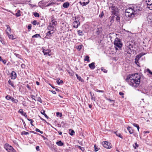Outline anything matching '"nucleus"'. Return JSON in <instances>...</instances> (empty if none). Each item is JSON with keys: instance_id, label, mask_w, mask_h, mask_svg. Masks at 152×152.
Segmentation results:
<instances>
[{"instance_id": "f257e3e1", "label": "nucleus", "mask_w": 152, "mask_h": 152, "mask_svg": "<svg viewBox=\"0 0 152 152\" xmlns=\"http://www.w3.org/2000/svg\"><path fill=\"white\" fill-rule=\"evenodd\" d=\"M141 76L138 73L129 74L126 78V81L131 86L137 87L140 85Z\"/></svg>"}, {"instance_id": "f03ea898", "label": "nucleus", "mask_w": 152, "mask_h": 152, "mask_svg": "<svg viewBox=\"0 0 152 152\" xmlns=\"http://www.w3.org/2000/svg\"><path fill=\"white\" fill-rule=\"evenodd\" d=\"M125 15L126 16L129 17H133L136 14L132 9V7H129L126 10Z\"/></svg>"}, {"instance_id": "7ed1b4c3", "label": "nucleus", "mask_w": 152, "mask_h": 152, "mask_svg": "<svg viewBox=\"0 0 152 152\" xmlns=\"http://www.w3.org/2000/svg\"><path fill=\"white\" fill-rule=\"evenodd\" d=\"M114 45L116 50H118V48L121 49L122 48L123 44L120 39L116 38L114 42Z\"/></svg>"}, {"instance_id": "20e7f679", "label": "nucleus", "mask_w": 152, "mask_h": 152, "mask_svg": "<svg viewBox=\"0 0 152 152\" xmlns=\"http://www.w3.org/2000/svg\"><path fill=\"white\" fill-rule=\"evenodd\" d=\"M110 10L113 14L117 15L118 12V10L117 7L113 5L112 6L110 7Z\"/></svg>"}, {"instance_id": "39448f33", "label": "nucleus", "mask_w": 152, "mask_h": 152, "mask_svg": "<svg viewBox=\"0 0 152 152\" xmlns=\"http://www.w3.org/2000/svg\"><path fill=\"white\" fill-rule=\"evenodd\" d=\"M4 148L8 152H15V150L12 147L8 144L6 143L5 144Z\"/></svg>"}, {"instance_id": "423d86ee", "label": "nucleus", "mask_w": 152, "mask_h": 152, "mask_svg": "<svg viewBox=\"0 0 152 152\" xmlns=\"http://www.w3.org/2000/svg\"><path fill=\"white\" fill-rule=\"evenodd\" d=\"M48 2V1L45 0H42L39 2V5L42 8L46 7L47 4Z\"/></svg>"}, {"instance_id": "0eeeda50", "label": "nucleus", "mask_w": 152, "mask_h": 152, "mask_svg": "<svg viewBox=\"0 0 152 152\" xmlns=\"http://www.w3.org/2000/svg\"><path fill=\"white\" fill-rule=\"evenodd\" d=\"M102 145L104 148H107L110 149L112 147L111 144L108 142H102Z\"/></svg>"}, {"instance_id": "6e6552de", "label": "nucleus", "mask_w": 152, "mask_h": 152, "mask_svg": "<svg viewBox=\"0 0 152 152\" xmlns=\"http://www.w3.org/2000/svg\"><path fill=\"white\" fill-rule=\"evenodd\" d=\"M132 7L134 12L135 13V14H137L138 13V12L139 11L141 10H142V8L140 7L139 6L135 5Z\"/></svg>"}, {"instance_id": "1a4fd4ad", "label": "nucleus", "mask_w": 152, "mask_h": 152, "mask_svg": "<svg viewBox=\"0 0 152 152\" xmlns=\"http://www.w3.org/2000/svg\"><path fill=\"white\" fill-rule=\"evenodd\" d=\"M42 52L45 55L50 56L51 55V51L50 49H43Z\"/></svg>"}, {"instance_id": "9d476101", "label": "nucleus", "mask_w": 152, "mask_h": 152, "mask_svg": "<svg viewBox=\"0 0 152 152\" xmlns=\"http://www.w3.org/2000/svg\"><path fill=\"white\" fill-rule=\"evenodd\" d=\"M129 48H131L132 49H133L134 48L135 45L132 41L128 42L126 45Z\"/></svg>"}, {"instance_id": "9b49d317", "label": "nucleus", "mask_w": 152, "mask_h": 152, "mask_svg": "<svg viewBox=\"0 0 152 152\" xmlns=\"http://www.w3.org/2000/svg\"><path fill=\"white\" fill-rule=\"evenodd\" d=\"M146 3L149 7H148L150 10H152V0H146Z\"/></svg>"}, {"instance_id": "f8f14e48", "label": "nucleus", "mask_w": 152, "mask_h": 152, "mask_svg": "<svg viewBox=\"0 0 152 152\" xmlns=\"http://www.w3.org/2000/svg\"><path fill=\"white\" fill-rule=\"evenodd\" d=\"M80 25V22L79 20H75L73 23V26L74 28H77Z\"/></svg>"}, {"instance_id": "ddd939ff", "label": "nucleus", "mask_w": 152, "mask_h": 152, "mask_svg": "<svg viewBox=\"0 0 152 152\" xmlns=\"http://www.w3.org/2000/svg\"><path fill=\"white\" fill-rule=\"evenodd\" d=\"M147 20L148 22L151 25H152V14H150L147 17Z\"/></svg>"}, {"instance_id": "4468645a", "label": "nucleus", "mask_w": 152, "mask_h": 152, "mask_svg": "<svg viewBox=\"0 0 152 152\" xmlns=\"http://www.w3.org/2000/svg\"><path fill=\"white\" fill-rule=\"evenodd\" d=\"M47 29L49 31H53L55 29V27L54 26H52L51 24H50L47 27Z\"/></svg>"}, {"instance_id": "2eb2a0df", "label": "nucleus", "mask_w": 152, "mask_h": 152, "mask_svg": "<svg viewBox=\"0 0 152 152\" xmlns=\"http://www.w3.org/2000/svg\"><path fill=\"white\" fill-rule=\"evenodd\" d=\"M16 77V74L14 71H12L11 73V78L12 79H15Z\"/></svg>"}, {"instance_id": "dca6fc26", "label": "nucleus", "mask_w": 152, "mask_h": 152, "mask_svg": "<svg viewBox=\"0 0 152 152\" xmlns=\"http://www.w3.org/2000/svg\"><path fill=\"white\" fill-rule=\"evenodd\" d=\"M88 66L91 69H94L95 68V63L94 62H92L91 64H89Z\"/></svg>"}, {"instance_id": "f3484780", "label": "nucleus", "mask_w": 152, "mask_h": 152, "mask_svg": "<svg viewBox=\"0 0 152 152\" xmlns=\"http://www.w3.org/2000/svg\"><path fill=\"white\" fill-rule=\"evenodd\" d=\"M125 51L127 53L130 54L132 52V49L131 48H128V47L126 46Z\"/></svg>"}, {"instance_id": "a211bd4d", "label": "nucleus", "mask_w": 152, "mask_h": 152, "mask_svg": "<svg viewBox=\"0 0 152 152\" xmlns=\"http://www.w3.org/2000/svg\"><path fill=\"white\" fill-rule=\"evenodd\" d=\"M6 26L7 27V28L6 30V34H9L11 33V29L9 25H6Z\"/></svg>"}, {"instance_id": "6ab92c4d", "label": "nucleus", "mask_w": 152, "mask_h": 152, "mask_svg": "<svg viewBox=\"0 0 152 152\" xmlns=\"http://www.w3.org/2000/svg\"><path fill=\"white\" fill-rule=\"evenodd\" d=\"M50 24H51L52 26H54V27L56 25L57 22L54 19H53L52 20Z\"/></svg>"}, {"instance_id": "aec40b11", "label": "nucleus", "mask_w": 152, "mask_h": 152, "mask_svg": "<svg viewBox=\"0 0 152 152\" xmlns=\"http://www.w3.org/2000/svg\"><path fill=\"white\" fill-rule=\"evenodd\" d=\"M69 6V3L68 2H65L63 4V7L65 8H68Z\"/></svg>"}, {"instance_id": "412c9836", "label": "nucleus", "mask_w": 152, "mask_h": 152, "mask_svg": "<svg viewBox=\"0 0 152 152\" xmlns=\"http://www.w3.org/2000/svg\"><path fill=\"white\" fill-rule=\"evenodd\" d=\"M89 2V0H88V1L86 2H82L81 1H80L79 2V3L82 6H85L88 4Z\"/></svg>"}, {"instance_id": "4be33fe9", "label": "nucleus", "mask_w": 152, "mask_h": 152, "mask_svg": "<svg viewBox=\"0 0 152 152\" xmlns=\"http://www.w3.org/2000/svg\"><path fill=\"white\" fill-rule=\"evenodd\" d=\"M56 144L58 146H61L64 145V143L62 142L61 140H59L56 143Z\"/></svg>"}, {"instance_id": "5701e85b", "label": "nucleus", "mask_w": 152, "mask_h": 152, "mask_svg": "<svg viewBox=\"0 0 152 152\" xmlns=\"http://www.w3.org/2000/svg\"><path fill=\"white\" fill-rule=\"evenodd\" d=\"M9 39H15L16 38L15 37V36L12 34H10V33L8 34H7Z\"/></svg>"}, {"instance_id": "b1692460", "label": "nucleus", "mask_w": 152, "mask_h": 152, "mask_svg": "<svg viewBox=\"0 0 152 152\" xmlns=\"http://www.w3.org/2000/svg\"><path fill=\"white\" fill-rule=\"evenodd\" d=\"M76 76L77 77V79L78 80H79V81H80L81 82H83L84 81V80L80 76H79L77 74H76Z\"/></svg>"}, {"instance_id": "393cba45", "label": "nucleus", "mask_w": 152, "mask_h": 152, "mask_svg": "<svg viewBox=\"0 0 152 152\" xmlns=\"http://www.w3.org/2000/svg\"><path fill=\"white\" fill-rule=\"evenodd\" d=\"M75 147L79 148V149H80L83 152L85 150V149L84 148L81 147L79 145H76L75 146Z\"/></svg>"}, {"instance_id": "a878e982", "label": "nucleus", "mask_w": 152, "mask_h": 152, "mask_svg": "<svg viewBox=\"0 0 152 152\" xmlns=\"http://www.w3.org/2000/svg\"><path fill=\"white\" fill-rule=\"evenodd\" d=\"M53 31H49L47 33L46 36L49 37H50L51 36V34H53Z\"/></svg>"}, {"instance_id": "bb28decb", "label": "nucleus", "mask_w": 152, "mask_h": 152, "mask_svg": "<svg viewBox=\"0 0 152 152\" xmlns=\"http://www.w3.org/2000/svg\"><path fill=\"white\" fill-rule=\"evenodd\" d=\"M127 130L130 134H132L134 132V130L132 129L131 127L129 126L128 127Z\"/></svg>"}, {"instance_id": "cd10ccee", "label": "nucleus", "mask_w": 152, "mask_h": 152, "mask_svg": "<svg viewBox=\"0 0 152 152\" xmlns=\"http://www.w3.org/2000/svg\"><path fill=\"white\" fill-rule=\"evenodd\" d=\"M41 113L42 114L44 115L47 119H48V118L49 117L45 113V111L44 110H42L41 111Z\"/></svg>"}, {"instance_id": "c85d7f7f", "label": "nucleus", "mask_w": 152, "mask_h": 152, "mask_svg": "<svg viewBox=\"0 0 152 152\" xmlns=\"http://www.w3.org/2000/svg\"><path fill=\"white\" fill-rule=\"evenodd\" d=\"M77 33L79 35L83 36L84 35L83 32L80 30H79L77 31Z\"/></svg>"}, {"instance_id": "c756f323", "label": "nucleus", "mask_w": 152, "mask_h": 152, "mask_svg": "<svg viewBox=\"0 0 152 152\" xmlns=\"http://www.w3.org/2000/svg\"><path fill=\"white\" fill-rule=\"evenodd\" d=\"M11 100L13 102L15 103H17L18 102V100L17 99H15L12 97Z\"/></svg>"}, {"instance_id": "7c9ffc66", "label": "nucleus", "mask_w": 152, "mask_h": 152, "mask_svg": "<svg viewBox=\"0 0 152 152\" xmlns=\"http://www.w3.org/2000/svg\"><path fill=\"white\" fill-rule=\"evenodd\" d=\"M20 11V10H18L17 12L15 14V15L17 17H19L21 15Z\"/></svg>"}, {"instance_id": "2f4dec72", "label": "nucleus", "mask_w": 152, "mask_h": 152, "mask_svg": "<svg viewBox=\"0 0 152 152\" xmlns=\"http://www.w3.org/2000/svg\"><path fill=\"white\" fill-rule=\"evenodd\" d=\"M83 47V45H80L77 47V49L79 50H80Z\"/></svg>"}, {"instance_id": "473e14b6", "label": "nucleus", "mask_w": 152, "mask_h": 152, "mask_svg": "<svg viewBox=\"0 0 152 152\" xmlns=\"http://www.w3.org/2000/svg\"><path fill=\"white\" fill-rule=\"evenodd\" d=\"M9 84L11 85L12 86L13 88L15 87V86H14V84H13L12 82L10 80H9L8 81Z\"/></svg>"}, {"instance_id": "72a5a7b5", "label": "nucleus", "mask_w": 152, "mask_h": 152, "mask_svg": "<svg viewBox=\"0 0 152 152\" xmlns=\"http://www.w3.org/2000/svg\"><path fill=\"white\" fill-rule=\"evenodd\" d=\"M84 61H86L88 62L90 60L89 59V57L88 56H86L85 57V58H84Z\"/></svg>"}, {"instance_id": "f704fd0d", "label": "nucleus", "mask_w": 152, "mask_h": 152, "mask_svg": "<svg viewBox=\"0 0 152 152\" xmlns=\"http://www.w3.org/2000/svg\"><path fill=\"white\" fill-rule=\"evenodd\" d=\"M133 125L134 127H137V128L138 131H139V129L140 128V127H139V126L137 124H135V123H134L133 124Z\"/></svg>"}, {"instance_id": "c9c22d12", "label": "nucleus", "mask_w": 152, "mask_h": 152, "mask_svg": "<svg viewBox=\"0 0 152 152\" xmlns=\"http://www.w3.org/2000/svg\"><path fill=\"white\" fill-rule=\"evenodd\" d=\"M21 134L22 135H28L29 134V133L27 132H26L25 131H23L22 132Z\"/></svg>"}, {"instance_id": "e433bc0d", "label": "nucleus", "mask_w": 152, "mask_h": 152, "mask_svg": "<svg viewBox=\"0 0 152 152\" xmlns=\"http://www.w3.org/2000/svg\"><path fill=\"white\" fill-rule=\"evenodd\" d=\"M54 4V2H53V1H50V3L48 4H47L46 5V7H48L50 6V5H53Z\"/></svg>"}, {"instance_id": "4c0bfd02", "label": "nucleus", "mask_w": 152, "mask_h": 152, "mask_svg": "<svg viewBox=\"0 0 152 152\" xmlns=\"http://www.w3.org/2000/svg\"><path fill=\"white\" fill-rule=\"evenodd\" d=\"M54 4V2H53V1H50V3L48 4H47L46 5V7H48L50 6V5H53Z\"/></svg>"}, {"instance_id": "58836bf2", "label": "nucleus", "mask_w": 152, "mask_h": 152, "mask_svg": "<svg viewBox=\"0 0 152 152\" xmlns=\"http://www.w3.org/2000/svg\"><path fill=\"white\" fill-rule=\"evenodd\" d=\"M69 131H71V132L69 133V134L71 136L75 134V132L74 130H72L71 129H69Z\"/></svg>"}, {"instance_id": "ea45409f", "label": "nucleus", "mask_w": 152, "mask_h": 152, "mask_svg": "<svg viewBox=\"0 0 152 152\" xmlns=\"http://www.w3.org/2000/svg\"><path fill=\"white\" fill-rule=\"evenodd\" d=\"M33 15L35 17H39V13H37L36 12H34Z\"/></svg>"}, {"instance_id": "a19ab883", "label": "nucleus", "mask_w": 152, "mask_h": 152, "mask_svg": "<svg viewBox=\"0 0 152 152\" xmlns=\"http://www.w3.org/2000/svg\"><path fill=\"white\" fill-rule=\"evenodd\" d=\"M115 134H116V135L117 136H118V137H119L120 138H122V136L119 133H117V132H115Z\"/></svg>"}, {"instance_id": "79ce46f5", "label": "nucleus", "mask_w": 152, "mask_h": 152, "mask_svg": "<svg viewBox=\"0 0 152 152\" xmlns=\"http://www.w3.org/2000/svg\"><path fill=\"white\" fill-rule=\"evenodd\" d=\"M133 146L134 148L136 149L139 146V145L137 144L136 142H135L133 145Z\"/></svg>"}, {"instance_id": "37998d69", "label": "nucleus", "mask_w": 152, "mask_h": 152, "mask_svg": "<svg viewBox=\"0 0 152 152\" xmlns=\"http://www.w3.org/2000/svg\"><path fill=\"white\" fill-rule=\"evenodd\" d=\"M5 98L6 99H7L8 100H11L12 97L9 95H7L6 96Z\"/></svg>"}, {"instance_id": "c03bdc74", "label": "nucleus", "mask_w": 152, "mask_h": 152, "mask_svg": "<svg viewBox=\"0 0 152 152\" xmlns=\"http://www.w3.org/2000/svg\"><path fill=\"white\" fill-rule=\"evenodd\" d=\"M102 32V28H98V30L96 32L98 34H100Z\"/></svg>"}, {"instance_id": "a18cd8bd", "label": "nucleus", "mask_w": 152, "mask_h": 152, "mask_svg": "<svg viewBox=\"0 0 152 152\" xmlns=\"http://www.w3.org/2000/svg\"><path fill=\"white\" fill-rule=\"evenodd\" d=\"M14 55L17 57L20 58V59H21V56L20 55L17 54V53H15Z\"/></svg>"}, {"instance_id": "49530a36", "label": "nucleus", "mask_w": 152, "mask_h": 152, "mask_svg": "<svg viewBox=\"0 0 152 152\" xmlns=\"http://www.w3.org/2000/svg\"><path fill=\"white\" fill-rule=\"evenodd\" d=\"M39 37H40V35L39 34H36L35 35H33L32 36V38H34V37L35 38H37Z\"/></svg>"}, {"instance_id": "de8ad7c7", "label": "nucleus", "mask_w": 152, "mask_h": 152, "mask_svg": "<svg viewBox=\"0 0 152 152\" xmlns=\"http://www.w3.org/2000/svg\"><path fill=\"white\" fill-rule=\"evenodd\" d=\"M56 82L59 85L63 83V82L62 80H61L60 81L58 80Z\"/></svg>"}, {"instance_id": "09e8293b", "label": "nucleus", "mask_w": 152, "mask_h": 152, "mask_svg": "<svg viewBox=\"0 0 152 152\" xmlns=\"http://www.w3.org/2000/svg\"><path fill=\"white\" fill-rule=\"evenodd\" d=\"M19 113L21 114L22 115L24 113L23 109H20L18 111Z\"/></svg>"}, {"instance_id": "8fccbe9b", "label": "nucleus", "mask_w": 152, "mask_h": 152, "mask_svg": "<svg viewBox=\"0 0 152 152\" xmlns=\"http://www.w3.org/2000/svg\"><path fill=\"white\" fill-rule=\"evenodd\" d=\"M27 120H28L31 121V122H30L31 124V126H33L34 125L32 124V123L34 121H33V120H32L31 119H29V118H27Z\"/></svg>"}, {"instance_id": "3c124183", "label": "nucleus", "mask_w": 152, "mask_h": 152, "mask_svg": "<svg viewBox=\"0 0 152 152\" xmlns=\"http://www.w3.org/2000/svg\"><path fill=\"white\" fill-rule=\"evenodd\" d=\"M145 54L143 53H141L139 55H138V56L139 57H141L142 56L144 55Z\"/></svg>"}, {"instance_id": "603ef678", "label": "nucleus", "mask_w": 152, "mask_h": 152, "mask_svg": "<svg viewBox=\"0 0 152 152\" xmlns=\"http://www.w3.org/2000/svg\"><path fill=\"white\" fill-rule=\"evenodd\" d=\"M101 69L102 71H103V72L104 73H107V70H106L105 69H104V68L103 67H101Z\"/></svg>"}, {"instance_id": "864d4df0", "label": "nucleus", "mask_w": 152, "mask_h": 152, "mask_svg": "<svg viewBox=\"0 0 152 152\" xmlns=\"http://www.w3.org/2000/svg\"><path fill=\"white\" fill-rule=\"evenodd\" d=\"M35 131L36 132H39V133H40L41 134H42L43 133V132L42 131L40 130L39 129H38L37 128H36V129Z\"/></svg>"}, {"instance_id": "5fc2aeb1", "label": "nucleus", "mask_w": 152, "mask_h": 152, "mask_svg": "<svg viewBox=\"0 0 152 152\" xmlns=\"http://www.w3.org/2000/svg\"><path fill=\"white\" fill-rule=\"evenodd\" d=\"M107 100L109 101L110 102H115V101L113 100L107 98Z\"/></svg>"}, {"instance_id": "6e6d98bb", "label": "nucleus", "mask_w": 152, "mask_h": 152, "mask_svg": "<svg viewBox=\"0 0 152 152\" xmlns=\"http://www.w3.org/2000/svg\"><path fill=\"white\" fill-rule=\"evenodd\" d=\"M140 58V57H139L137 55V56L136 58H135V62H136L137 61H138L139 60Z\"/></svg>"}, {"instance_id": "4d7b16f0", "label": "nucleus", "mask_w": 152, "mask_h": 152, "mask_svg": "<svg viewBox=\"0 0 152 152\" xmlns=\"http://www.w3.org/2000/svg\"><path fill=\"white\" fill-rule=\"evenodd\" d=\"M147 71L148 72L149 74L152 75V72H151L149 69H147Z\"/></svg>"}, {"instance_id": "13d9d810", "label": "nucleus", "mask_w": 152, "mask_h": 152, "mask_svg": "<svg viewBox=\"0 0 152 152\" xmlns=\"http://www.w3.org/2000/svg\"><path fill=\"white\" fill-rule=\"evenodd\" d=\"M119 94L120 95L122 96V97L123 98H124V93H123L121 92H120L119 93Z\"/></svg>"}, {"instance_id": "bf43d9fd", "label": "nucleus", "mask_w": 152, "mask_h": 152, "mask_svg": "<svg viewBox=\"0 0 152 152\" xmlns=\"http://www.w3.org/2000/svg\"><path fill=\"white\" fill-rule=\"evenodd\" d=\"M31 25H29L28 27V29L29 31H30L31 29Z\"/></svg>"}, {"instance_id": "052dcab7", "label": "nucleus", "mask_w": 152, "mask_h": 152, "mask_svg": "<svg viewBox=\"0 0 152 152\" xmlns=\"http://www.w3.org/2000/svg\"><path fill=\"white\" fill-rule=\"evenodd\" d=\"M103 15H104L103 12H102L101 13V14H100L99 15V17H100V18H102L103 17Z\"/></svg>"}, {"instance_id": "680f3d73", "label": "nucleus", "mask_w": 152, "mask_h": 152, "mask_svg": "<svg viewBox=\"0 0 152 152\" xmlns=\"http://www.w3.org/2000/svg\"><path fill=\"white\" fill-rule=\"evenodd\" d=\"M38 102H39L41 103H42V100L40 97H38L37 98V100Z\"/></svg>"}, {"instance_id": "e2e57ef3", "label": "nucleus", "mask_w": 152, "mask_h": 152, "mask_svg": "<svg viewBox=\"0 0 152 152\" xmlns=\"http://www.w3.org/2000/svg\"><path fill=\"white\" fill-rule=\"evenodd\" d=\"M21 66L23 69H24L25 68L26 66L24 64H22L21 65Z\"/></svg>"}, {"instance_id": "0e129e2a", "label": "nucleus", "mask_w": 152, "mask_h": 152, "mask_svg": "<svg viewBox=\"0 0 152 152\" xmlns=\"http://www.w3.org/2000/svg\"><path fill=\"white\" fill-rule=\"evenodd\" d=\"M31 97L35 101H36V100L35 99V96L34 95H31Z\"/></svg>"}, {"instance_id": "69168bd1", "label": "nucleus", "mask_w": 152, "mask_h": 152, "mask_svg": "<svg viewBox=\"0 0 152 152\" xmlns=\"http://www.w3.org/2000/svg\"><path fill=\"white\" fill-rule=\"evenodd\" d=\"M37 21L34 20L32 22V24L34 25H35L37 24Z\"/></svg>"}, {"instance_id": "338daca9", "label": "nucleus", "mask_w": 152, "mask_h": 152, "mask_svg": "<svg viewBox=\"0 0 152 152\" xmlns=\"http://www.w3.org/2000/svg\"><path fill=\"white\" fill-rule=\"evenodd\" d=\"M22 115H23L25 117H27V115L26 113H23Z\"/></svg>"}, {"instance_id": "774afa93", "label": "nucleus", "mask_w": 152, "mask_h": 152, "mask_svg": "<svg viewBox=\"0 0 152 152\" xmlns=\"http://www.w3.org/2000/svg\"><path fill=\"white\" fill-rule=\"evenodd\" d=\"M95 150L96 151H97L99 150V148L96 147L95 145L94 146Z\"/></svg>"}]
</instances>
